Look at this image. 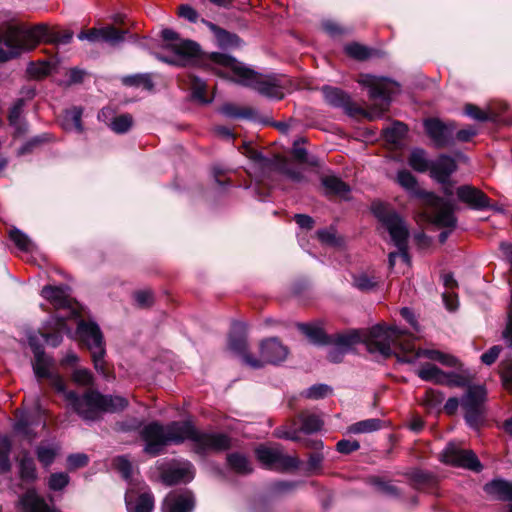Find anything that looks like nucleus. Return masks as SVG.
<instances>
[{
  "label": "nucleus",
  "instance_id": "nucleus-1",
  "mask_svg": "<svg viewBox=\"0 0 512 512\" xmlns=\"http://www.w3.org/2000/svg\"><path fill=\"white\" fill-rule=\"evenodd\" d=\"M141 438L145 442L144 451L151 456L160 454L168 444L185 440L192 441L194 450L200 454L227 450L231 446L226 434L198 431L190 421H174L165 426L152 422L142 429Z\"/></svg>",
  "mask_w": 512,
  "mask_h": 512
},
{
  "label": "nucleus",
  "instance_id": "nucleus-2",
  "mask_svg": "<svg viewBox=\"0 0 512 512\" xmlns=\"http://www.w3.org/2000/svg\"><path fill=\"white\" fill-rule=\"evenodd\" d=\"M34 372L38 378H47L50 384L69 402L71 408L85 421H96L105 412L122 411L128 406V400L121 396H104L97 391L89 390L79 397L75 392L66 391L62 377L56 373L51 364L42 358Z\"/></svg>",
  "mask_w": 512,
  "mask_h": 512
},
{
  "label": "nucleus",
  "instance_id": "nucleus-3",
  "mask_svg": "<svg viewBox=\"0 0 512 512\" xmlns=\"http://www.w3.org/2000/svg\"><path fill=\"white\" fill-rule=\"evenodd\" d=\"M208 60L212 65V72L220 77H228L229 73H232L235 82L253 88L266 97L274 99L284 97L288 79L283 75L257 73L226 54L213 53Z\"/></svg>",
  "mask_w": 512,
  "mask_h": 512
},
{
  "label": "nucleus",
  "instance_id": "nucleus-4",
  "mask_svg": "<svg viewBox=\"0 0 512 512\" xmlns=\"http://www.w3.org/2000/svg\"><path fill=\"white\" fill-rule=\"evenodd\" d=\"M396 181L410 195L423 200L426 206L425 215L429 222L447 227H453L455 225L453 205L433 193L421 190L416 178L411 172L408 170H400L397 173Z\"/></svg>",
  "mask_w": 512,
  "mask_h": 512
},
{
  "label": "nucleus",
  "instance_id": "nucleus-5",
  "mask_svg": "<svg viewBox=\"0 0 512 512\" xmlns=\"http://www.w3.org/2000/svg\"><path fill=\"white\" fill-rule=\"evenodd\" d=\"M41 295L51 302L56 309L68 310L67 314L57 315L55 317L53 320L54 326L51 330L45 329L39 332L46 344L57 347L62 341V334L70 333V328L67 327L65 318L67 316H76L77 309L73 300L62 287L46 286L42 289Z\"/></svg>",
  "mask_w": 512,
  "mask_h": 512
},
{
  "label": "nucleus",
  "instance_id": "nucleus-6",
  "mask_svg": "<svg viewBox=\"0 0 512 512\" xmlns=\"http://www.w3.org/2000/svg\"><path fill=\"white\" fill-rule=\"evenodd\" d=\"M162 37L165 41L171 42L169 47L174 53V57L161 58V60L176 66L197 65L212 72V65L208 59L213 53L203 55L196 42L180 39L178 34L171 29H164Z\"/></svg>",
  "mask_w": 512,
  "mask_h": 512
},
{
  "label": "nucleus",
  "instance_id": "nucleus-7",
  "mask_svg": "<svg viewBox=\"0 0 512 512\" xmlns=\"http://www.w3.org/2000/svg\"><path fill=\"white\" fill-rule=\"evenodd\" d=\"M372 212L379 220L382 227L389 233L391 240L398 248L399 257L409 264L410 258L407 251L408 228L404 220L397 212L390 209L386 204L374 202L371 206Z\"/></svg>",
  "mask_w": 512,
  "mask_h": 512
},
{
  "label": "nucleus",
  "instance_id": "nucleus-8",
  "mask_svg": "<svg viewBox=\"0 0 512 512\" xmlns=\"http://www.w3.org/2000/svg\"><path fill=\"white\" fill-rule=\"evenodd\" d=\"M358 82L369 89V96L372 100L379 102L373 103L368 111L357 110L369 120H375L382 117L390 105L391 95L396 92L397 85L395 82L380 78L369 74L360 75Z\"/></svg>",
  "mask_w": 512,
  "mask_h": 512
},
{
  "label": "nucleus",
  "instance_id": "nucleus-9",
  "mask_svg": "<svg viewBox=\"0 0 512 512\" xmlns=\"http://www.w3.org/2000/svg\"><path fill=\"white\" fill-rule=\"evenodd\" d=\"M360 335H362L360 333ZM403 331L395 326L385 328L382 325H376L361 336V341L366 342L371 352H379L381 355L388 357L392 354V346H397L403 352V346L407 347L408 341H403L401 337Z\"/></svg>",
  "mask_w": 512,
  "mask_h": 512
},
{
  "label": "nucleus",
  "instance_id": "nucleus-10",
  "mask_svg": "<svg viewBox=\"0 0 512 512\" xmlns=\"http://www.w3.org/2000/svg\"><path fill=\"white\" fill-rule=\"evenodd\" d=\"M76 334L80 342L91 352L95 369L105 375V344L99 326L91 321L80 320L77 325Z\"/></svg>",
  "mask_w": 512,
  "mask_h": 512
},
{
  "label": "nucleus",
  "instance_id": "nucleus-11",
  "mask_svg": "<svg viewBox=\"0 0 512 512\" xmlns=\"http://www.w3.org/2000/svg\"><path fill=\"white\" fill-rule=\"evenodd\" d=\"M486 395L483 385H469L461 398L465 421L473 429H479L484 422Z\"/></svg>",
  "mask_w": 512,
  "mask_h": 512
},
{
  "label": "nucleus",
  "instance_id": "nucleus-12",
  "mask_svg": "<svg viewBox=\"0 0 512 512\" xmlns=\"http://www.w3.org/2000/svg\"><path fill=\"white\" fill-rule=\"evenodd\" d=\"M32 30L9 26L0 30V62L18 56L29 46Z\"/></svg>",
  "mask_w": 512,
  "mask_h": 512
},
{
  "label": "nucleus",
  "instance_id": "nucleus-13",
  "mask_svg": "<svg viewBox=\"0 0 512 512\" xmlns=\"http://www.w3.org/2000/svg\"><path fill=\"white\" fill-rule=\"evenodd\" d=\"M17 459L20 483L15 486V492L19 495L16 508L18 512H32V458L29 451L24 449Z\"/></svg>",
  "mask_w": 512,
  "mask_h": 512
},
{
  "label": "nucleus",
  "instance_id": "nucleus-14",
  "mask_svg": "<svg viewBox=\"0 0 512 512\" xmlns=\"http://www.w3.org/2000/svg\"><path fill=\"white\" fill-rule=\"evenodd\" d=\"M259 359L252 355H244V363L253 369L262 368L265 364H277L286 359L288 349L277 338H269L260 343Z\"/></svg>",
  "mask_w": 512,
  "mask_h": 512
},
{
  "label": "nucleus",
  "instance_id": "nucleus-15",
  "mask_svg": "<svg viewBox=\"0 0 512 512\" xmlns=\"http://www.w3.org/2000/svg\"><path fill=\"white\" fill-rule=\"evenodd\" d=\"M255 453L258 461L268 469L292 470L296 469L300 463L297 457L284 454L278 446L261 445L255 450Z\"/></svg>",
  "mask_w": 512,
  "mask_h": 512
},
{
  "label": "nucleus",
  "instance_id": "nucleus-16",
  "mask_svg": "<svg viewBox=\"0 0 512 512\" xmlns=\"http://www.w3.org/2000/svg\"><path fill=\"white\" fill-rule=\"evenodd\" d=\"M425 357L433 361H437L447 367H456L457 359L449 354L443 353L435 349H418L415 350L411 341L407 342V347L403 346V355H398V359L401 362L413 363L418 358Z\"/></svg>",
  "mask_w": 512,
  "mask_h": 512
},
{
  "label": "nucleus",
  "instance_id": "nucleus-17",
  "mask_svg": "<svg viewBox=\"0 0 512 512\" xmlns=\"http://www.w3.org/2000/svg\"><path fill=\"white\" fill-rule=\"evenodd\" d=\"M441 460L456 467L468 468L479 471L481 464L476 455L471 450L461 449L455 443H449L441 453Z\"/></svg>",
  "mask_w": 512,
  "mask_h": 512
},
{
  "label": "nucleus",
  "instance_id": "nucleus-18",
  "mask_svg": "<svg viewBox=\"0 0 512 512\" xmlns=\"http://www.w3.org/2000/svg\"><path fill=\"white\" fill-rule=\"evenodd\" d=\"M127 31L116 29L112 25L102 28H92L87 31H81L78 34L80 40H87L89 42H106L112 46H116L123 42Z\"/></svg>",
  "mask_w": 512,
  "mask_h": 512
},
{
  "label": "nucleus",
  "instance_id": "nucleus-19",
  "mask_svg": "<svg viewBox=\"0 0 512 512\" xmlns=\"http://www.w3.org/2000/svg\"><path fill=\"white\" fill-rule=\"evenodd\" d=\"M424 127L437 147H445L453 142L456 128L453 122L443 123L438 119H428L425 120Z\"/></svg>",
  "mask_w": 512,
  "mask_h": 512
},
{
  "label": "nucleus",
  "instance_id": "nucleus-20",
  "mask_svg": "<svg viewBox=\"0 0 512 512\" xmlns=\"http://www.w3.org/2000/svg\"><path fill=\"white\" fill-rule=\"evenodd\" d=\"M361 339L360 332L358 331L338 334L333 339L330 338L329 344H332V347L329 350L328 359L334 363L340 362L344 355Z\"/></svg>",
  "mask_w": 512,
  "mask_h": 512
},
{
  "label": "nucleus",
  "instance_id": "nucleus-21",
  "mask_svg": "<svg viewBox=\"0 0 512 512\" xmlns=\"http://www.w3.org/2000/svg\"><path fill=\"white\" fill-rule=\"evenodd\" d=\"M194 497L188 490L170 492L162 505V512H191Z\"/></svg>",
  "mask_w": 512,
  "mask_h": 512
},
{
  "label": "nucleus",
  "instance_id": "nucleus-22",
  "mask_svg": "<svg viewBox=\"0 0 512 512\" xmlns=\"http://www.w3.org/2000/svg\"><path fill=\"white\" fill-rule=\"evenodd\" d=\"M193 478V466L189 462L172 464L161 473L162 481L169 486L179 483H187Z\"/></svg>",
  "mask_w": 512,
  "mask_h": 512
},
{
  "label": "nucleus",
  "instance_id": "nucleus-23",
  "mask_svg": "<svg viewBox=\"0 0 512 512\" xmlns=\"http://www.w3.org/2000/svg\"><path fill=\"white\" fill-rule=\"evenodd\" d=\"M456 194L461 202L473 209L481 210L489 207V198L481 190L473 186H460L457 188Z\"/></svg>",
  "mask_w": 512,
  "mask_h": 512
},
{
  "label": "nucleus",
  "instance_id": "nucleus-24",
  "mask_svg": "<svg viewBox=\"0 0 512 512\" xmlns=\"http://www.w3.org/2000/svg\"><path fill=\"white\" fill-rule=\"evenodd\" d=\"M457 169L456 162L447 155H441L437 160L431 162L430 175L441 184H446Z\"/></svg>",
  "mask_w": 512,
  "mask_h": 512
},
{
  "label": "nucleus",
  "instance_id": "nucleus-25",
  "mask_svg": "<svg viewBox=\"0 0 512 512\" xmlns=\"http://www.w3.org/2000/svg\"><path fill=\"white\" fill-rule=\"evenodd\" d=\"M15 437L21 445H32V414L29 410H23L14 424Z\"/></svg>",
  "mask_w": 512,
  "mask_h": 512
},
{
  "label": "nucleus",
  "instance_id": "nucleus-26",
  "mask_svg": "<svg viewBox=\"0 0 512 512\" xmlns=\"http://www.w3.org/2000/svg\"><path fill=\"white\" fill-rule=\"evenodd\" d=\"M128 512H152L154 509V496L150 491L134 495L132 491L126 493L125 497Z\"/></svg>",
  "mask_w": 512,
  "mask_h": 512
},
{
  "label": "nucleus",
  "instance_id": "nucleus-27",
  "mask_svg": "<svg viewBox=\"0 0 512 512\" xmlns=\"http://www.w3.org/2000/svg\"><path fill=\"white\" fill-rule=\"evenodd\" d=\"M27 101L18 99L10 109L9 123L16 135L21 136L28 130V122L24 116V108Z\"/></svg>",
  "mask_w": 512,
  "mask_h": 512
},
{
  "label": "nucleus",
  "instance_id": "nucleus-28",
  "mask_svg": "<svg viewBox=\"0 0 512 512\" xmlns=\"http://www.w3.org/2000/svg\"><path fill=\"white\" fill-rule=\"evenodd\" d=\"M8 236L10 241L14 245L16 254L19 257L25 259L27 262H30L31 255L29 236L16 227H12L9 229Z\"/></svg>",
  "mask_w": 512,
  "mask_h": 512
},
{
  "label": "nucleus",
  "instance_id": "nucleus-29",
  "mask_svg": "<svg viewBox=\"0 0 512 512\" xmlns=\"http://www.w3.org/2000/svg\"><path fill=\"white\" fill-rule=\"evenodd\" d=\"M484 491L497 500L512 501V483L505 480H493L484 486Z\"/></svg>",
  "mask_w": 512,
  "mask_h": 512
},
{
  "label": "nucleus",
  "instance_id": "nucleus-30",
  "mask_svg": "<svg viewBox=\"0 0 512 512\" xmlns=\"http://www.w3.org/2000/svg\"><path fill=\"white\" fill-rule=\"evenodd\" d=\"M323 94L329 105L344 108L348 113H352L351 99L344 91L338 88L324 87Z\"/></svg>",
  "mask_w": 512,
  "mask_h": 512
},
{
  "label": "nucleus",
  "instance_id": "nucleus-31",
  "mask_svg": "<svg viewBox=\"0 0 512 512\" xmlns=\"http://www.w3.org/2000/svg\"><path fill=\"white\" fill-rule=\"evenodd\" d=\"M297 327L315 345H327L330 343V338L318 325L300 323Z\"/></svg>",
  "mask_w": 512,
  "mask_h": 512
},
{
  "label": "nucleus",
  "instance_id": "nucleus-32",
  "mask_svg": "<svg viewBox=\"0 0 512 512\" xmlns=\"http://www.w3.org/2000/svg\"><path fill=\"white\" fill-rule=\"evenodd\" d=\"M82 113L83 110L80 107H73L71 109L65 110L62 116V127L66 131H77L82 132L83 131V125H82Z\"/></svg>",
  "mask_w": 512,
  "mask_h": 512
},
{
  "label": "nucleus",
  "instance_id": "nucleus-33",
  "mask_svg": "<svg viewBox=\"0 0 512 512\" xmlns=\"http://www.w3.org/2000/svg\"><path fill=\"white\" fill-rule=\"evenodd\" d=\"M326 193L346 197L350 192V187L335 175H326L321 179Z\"/></svg>",
  "mask_w": 512,
  "mask_h": 512
},
{
  "label": "nucleus",
  "instance_id": "nucleus-34",
  "mask_svg": "<svg viewBox=\"0 0 512 512\" xmlns=\"http://www.w3.org/2000/svg\"><path fill=\"white\" fill-rule=\"evenodd\" d=\"M59 450L60 447L55 442H44L37 446L36 456L44 467H48L53 463Z\"/></svg>",
  "mask_w": 512,
  "mask_h": 512
},
{
  "label": "nucleus",
  "instance_id": "nucleus-35",
  "mask_svg": "<svg viewBox=\"0 0 512 512\" xmlns=\"http://www.w3.org/2000/svg\"><path fill=\"white\" fill-rule=\"evenodd\" d=\"M210 29L214 33V36L217 40V43L220 47H234L238 46L240 43V39L237 35L229 33L228 31L217 27L214 24H209Z\"/></svg>",
  "mask_w": 512,
  "mask_h": 512
},
{
  "label": "nucleus",
  "instance_id": "nucleus-36",
  "mask_svg": "<svg viewBox=\"0 0 512 512\" xmlns=\"http://www.w3.org/2000/svg\"><path fill=\"white\" fill-rule=\"evenodd\" d=\"M227 463L229 467L239 474H249L252 472V467L248 459L240 453H231L227 456Z\"/></svg>",
  "mask_w": 512,
  "mask_h": 512
},
{
  "label": "nucleus",
  "instance_id": "nucleus-37",
  "mask_svg": "<svg viewBox=\"0 0 512 512\" xmlns=\"http://www.w3.org/2000/svg\"><path fill=\"white\" fill-rule=\"evenodd\" d=\"M444 371L439 369L437 366L427 363L416 371L419 378L424 381H431L435 384H441Z\"/></svg>",
  "mask_w": 512,
  "mask_h": 512
},
{
  "label": "nucleus",
  "instance_id": "nucleus-38",
  "mask_svg": "<svg viewBox=\"0 0 512 512\" xmlns=\"http://www.w3.org/2000/svg\"><path fill=\"white\" fill-rule=\"evenodd\" d=\"M409 165L417 172H426L430 170L431 162L426 157V153L422 149H414L412 150L409 158Z\"/></svg>",
  "mask_w": 512,
  "mask_h": 512
},
{
  "label": "nucleus",
  "instance_id": "nucleus-39",
  "mask_svg": "<svg viewBox=\"0 0 512 512\" xmlns=\"http://www.w3.org/2000/svg\"><path fill=\"white\" fill-rule=\"evenodd\" d=\"M382 421L380 419L371 418L356 422L349 426L348 431L353 434L371 433L381 428Z\"/></svg>",
  "mask_w": 512,
  "mask_h": 512
},
{
  "label": "nucleus",
  "instance_id": "nucleus-40",
  "mask_svg": "<svg viewBox=\"0 0 512 512\" xmlns=\"http://www.w3.org/2000/svg\"><path fill=\"white\" fill-rule=\"evenodd\" d=\"M302 422L301 431L305 433H314L322 428L323 421L315 414L303 412L299 416Z\"/></svg>",
  "mask_w": 512,
  "mask_h": 512
},
{
  "label": "nucleus",
  "instance_id": "nucleus-41",
  "mask_svg": "<svg viewBox=\"0 0 512 512\" xmlns=\"http://www.w3.org/2000/svg\"><path fill=\"white\" fill-rule=\"evenodd\" d=\"M442 381L440 385L459 388L468 387L470 383L466 376L455 372H445Z\"/></svg>",
  "mask_w": 512,
  "mask_h": 512
},
{
  "label": "nucleus",
  "instance_id": "nucleus-42",
  "mask_svg": "<svg viewBox=\"0 0 512 512\" xmlns=\"http://www.w3.org/2000/svg\"><path fill=\"white\" fill-rule=\"evenodd\" d=\"M407 132V127L401 122H395L384 129V135L387 141L397 143Z\"/></svg>",
  "mask_w": 512,
  "mask_h": 512
},
{
  "label": "nucleus",
  "instance_id": "nucleus-43",
  "mask_svg": "<svg viewBox=\"0 0 512 512\" xmlns=\"http://www.w3.org/2000/svg\"><path fill=\"white\" fill-rule=\"evenodd\" d=\"M190 87L192 90V95L195 99L199 100L202 103H208L210 100L206 98V83L201 80L199 77L191 75L190 76Z\"/></svg>",
  "mask_w": 512,
  "mask_h": 512
},
{
  "label": "nucleus",
  "instance_id": "nucleus-44",
  "mask_svg": "<svg viewBox=\"0 0 512 512\" xmlns=\"http://www.w3.org/2000/svg\"><path fill=\"white\" fill-rule=\"evenodd\" d=\"M133 124V118L129 114H122L117 117H115L110 127L111 129L118 134L127 132Z\"/></svg>",
  "mask_w": 512,
  "mask_h": 512
},
{
  "label": "nucleus",
  "instance_id": "nucleus-45",
  "mask_svg": "<svg viewBox=\"0 0 512 512\" xmlns=\"http://www.w3.org/2000/svg\"><path fill=\"white\" fill-rule=\"evenodd\" d=\"M55 33L45 23L34 24V44L36 42H54Z\"/></svg>",
  "mask_w": 512,
  "mask_h": 512
},
{
  "label": "nucleus",
  "instance_id": "nucleus-46",
  "mask_svg": "<svg viewBox=\"0 0 512 512\" xmlns=\"http://www.w3.org/2000/svg\"><path fill=\"white\" fill-rule=\"evenodd\" d=\"M444 400V394L438 390H434V389H428L426 392H425V395L422 399V403L430 408V409H435V408H438L442 402Z\"/></svg>",
  "mask_w": 512,
  "mask_h": 512
},
{
  "label": "nucleus",
  "instance_id": "nucleus-47",
  "mask_svg": "<svg viewBox=\"0 0 512 512\" xmlns=\"http://www.w3.org/2000/svg\"><path fill=\"white\" fill-rule=\"evenodd\" d=\"M11 450V441L8 437L0 438V468L3 471L10 469L9 454Z\"/></svg>",
  "mask_w": 512,
  "mask_h": 512
},
{
  "label": "nucleus",
  "instance_id": "nucleus-48",
  "mask_svg": "<svg viewBox=\"0 0 512 512\" xmlns=\"http://www.w3.org/2000/svg\"><path fill=\"white\" fill-rule=\"evenodd\" d=\"M69 476L64 472L53 473L48 478V487L53 491L64 489L69 483Z\"/></svg>",
  "mask_w": 512,
  "mask_h": 512
},
{
  "label": "nucleus",
  "instance_id": "nucleus-49",
  "mask_svg": "<svg viewBox=\"0 0 512 512\" xmlns=\"http://www.w3.org/2000/svg\"><path fill=\"white\" fill-rule=\"evenodd\" d=\"M332 392L331 387L326 384L313 385L303 392V395L309 399H321Z\"/></svg>",
  "mask_w": 512,
  "mask_h": 512
},
{
  "label": "nucleus",
  "instance_id": "nucleus-50",
  "mask_svg": "<svg viewBox=\"0 0 512 512\" xmlns=\"http://www.w3.org/2000/svg\"><path fill=\"white\" fill-rule=\"evenodd\" d=\"M354 286L361 291H370L377 285V280L373 276L360 274L354 277Z\"/></svg>",
  "mask_w": 512,
  "mask_h": 512
},
{
  "label": "nucleus",
  "instance_id": "nucleus-51",
  "mask_svg": "<svg viewBox=\"0 0 512 512\" xmlns=\"http://www.w3.org/2000/svg\"><path fill=\"white\" fill-rule=\"evenodd\" d=\"M123 83L128 86H144L147 89L153 87L150 77L146 74L126 76L123 78Z\"/></svg>",
  "mask_w": 512,
  "mask_h": 512
},
{
  "label": "nucleus",
  "instance_id": "nucleus-52",
  "mask_svg": "<svg viewBox=\"0 0 512 512\" xmlns=\"http://www.w3.org/2000/svg\"><path fill=\"white\" fill-rule=\"evenodd\" d=\"M345 51L349 56L358 60H364L370 56L369 49L358 43L348 44L345 47Z\"/></svg>",
  "mask_w": 512,
  "mask_h": 512
},
{
  "label": "nucleus",
  "instance_id": "nucleus-53",
  "mask_svg": "<svg viewBox=\"0 0 512 512\" xmlns=\"http://www.w3.org/2000/svg\"><path fill=\"white\" fill-rule=\"evenodd\" d=\"M72 379L78 385L87 386L92 383L93 377L88 369L75 368V370L72 373Z\"/></svg>",
  "mask_w": 512,
  "mask_h": 512
},
{
  "label": "nucleus",
  "instance_id": "nucleus-54",
  "mask_svg": "<svg viewBox=\"0 0 512 512\" xmlns=\"http://www.w3.org/2000/svg\"><path fill=\"white\" fill-rule=\"evenodd\" d=\"M113 465L125 479L130 478L132 473V465L125 456H118L113 460Z\"/></svg>",
  "mask_w": 512,
  "mask_h": 512
},
{
  "label": "nucleus",
  "instance_id": "nucleus-55",
  "mask_svg": "<svg viewBox=\"0 0 512 512\" xmlns=\"http://www.w3.org/2000/svg\"><path fill=\"white\" fill-rule=\"evenodd\" d=\"M300 142H304V141L302 139H300V140H297L294 142L293 149H292L293 156L300 162L308 163L310 165L316 166L318 164L317 160L314 158L311 160L307 159V151L305 148L300 146Z\"/></svg>",
  "mask_w": 512,
  "mask_h": 512
},
{
  "label": "nucleus",
  "instance_id": "nucleus-56",
  "mask_svg": "<svg viewBox=\"0 0 512 512\" xmlns=\"http://www.w3.org/2000/svg\"><path fill=\"white\" fill-rule=\"evenodd\" d=\"M34 512H61L53 504L52 499L47 502L45 499L34 494Z\"/></svg>",
  "mask_w": 512,
  "mask_h": 512
},
{
  "label": "nucleus",
  "instance_id": "nucleus-57",
  "mask_svg": "<svg viewBox=\"0 0 512 512\" xmlns=\"http://www.w3.org/2000/svg\"><path fill=\"white\" fill-rule=\"evenodd\" d=\"M229 347L232 351L237 353L243 361L244 355H251L247 351V342L243 338L231 339L229 342Z\"/></svg>",
  "mask_w": 512,
  "mask_h": 512
},
{
  "label": "nucleus",
  "instance_id": "nucleus-58",
  "mask_svg": "<svg viewBox=\"0 0 512 512\" xmlns=\"http://www.w3.org/2000/svg\"><path fill=\"white\" fill-rule=\"evenodd\" d=\"M53 65L49 61H37L34 62V78L44 77L51 73Z\"/></svg>",
  "mask_w": 512,
  "mask_h": 512
},
{
  "label": "nucleus",
  "instance_id": "nucleus-59",
  "mask_svg": "<svg viewBox=\"0 0 512 512\" xmlns=\"http://www.w3.org/2000/svg\"><path fill=\"white\" fill-rule=\"evenodd\" d=\"M134 298L140 307H148L153 303V294L149 290L137 291Z\"/></svg>",
  "mask_w": 512,
  "mask_h": 512
},
{
  "label": "nucleus",
  "instance_id": "nucleus-60",
  "mask_svg": "<svg viewBox=\"0 0 512 512\" xmlns=\"http://www.w3.org/2000/svg\"><path fill=\"white\" fill-rule=\"evenodd\" d=\"M67 463L70 469L84 467L88 463V457L82 453L72 454L67 458Z\"/></svg>",
  "mask_w": 512,
  "mask_h": 512
},
{
  "label": "nucleus",
  "instance_id": "nucleus-61",
  "mask_svg": "<svg viewBox=\"0 0 512 512\" xmlns=\"http://www.w3.org/2000/svg\"><path fill=\"white\" fill-rule=\"evenodd\" d=\"M502 348L498 345L491 347L488 351L481 355V361L486 365L493 364L498 358Z\"/></svg>",
  "mask_w": 512,
  "mask_h": 512
},
{
  "label": "nucleus",
  "instance_id": "nucleus-62",
  "mask_svg": "<svg viewBox=\"0 0 512 512\" xmlns=\"http://www.w3.org/2000/svg\"><path fill=\"white\" fill-rule=\"evenodd\" d=\"M465 113L469 117L479 121H485L488 118L487 114L484 111H482L479 107L473 104H467L465 106Z\"/></svg>",
  "mask_w": 512,
  "mask_h": 512
},
{
  "label": "nucleus",
  "instance_id": "nucleus-63",
  "mask_svg": "<svg viewBox=\"0 0 512 512\" xmlns=\"http://www.w3.org/2000/svg\"><path fill=\"white\" fill-rule=\"evenodd\" d=\"M337 450L340 453L349 454L351 452H354L359 449L360 445L357 441H351V440H340L337 443Z\"/></svg>",
  "mask_w": 512,
  "mask_h": 512
},
{
  "label": "nucleus",
  "instance_id": "nucleus-64",
  "mask_svg": "<svg viewBox=\"0 0 512 512\" xmlns=\"http://www.w3.org/2000/svg\"><path fill=\"white\" fill-rule=\"evenodd\" d=\"M501 379L505 389L512 392V366H508L501 371Z\"/></svg>",
  "mask_w": 512,
  "mask_h": 512
}]
</instances>
